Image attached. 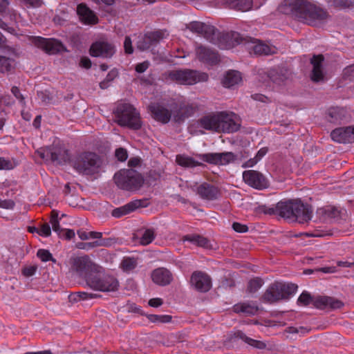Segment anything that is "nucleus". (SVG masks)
Returning <instances> with one entry per match:
<instances>
[{
    "label": "nucleus",
    "mask_w": 354,
    "mask_h": 354,
    "mask_svg": "<svg viewBox=\"0 0 354 354\" xmlns=\"http://www.w3.org/2000/svg\"><path fill=\"white\" fill-rule=\"evenodd\" d=\"M278 10L284 15H291L299 21L313 26L330 17L326 10L307 0H283Z\"/></svg>",
    "instance_id": "nucleus-1"
},
{
    "label": "nucleus",
    "mask_w": 354,
    "mask_h": 354,
    "mask_svg": "<svg viewBox=\"0 0 354 354\" xmlns=\"http://www.w3.org/2000/svg\"><path fill=\"white\" fill-rule=\"evenodd\" d=\"M186 28L203 37L221 49L231 48L243 40L238 32H220L213 26L201 21H192L186 25Z\"/></svg>",
    "instance_id": "nucleus-2"
},
{
    "label": "nucleus",
    "mask_w": 354,
    "mask_h": 354,
    "mask_svg": "<svg viewBox=\"0 0 354 354\" xmlns=\"http://www.w3.org/2000/svg\"><path fill=\"white\" fill-rule=\"evenodd\" d=\"M114 121L120 127L138 130L142 127L139 112L130 104L119 102L113 110Z\"/></svg>",
    "instance_id": "nucleus-3"
},
{
    "label": "nucleus",
    "mask_w": 354,
    "mask_h": 354,
    "mask_svg": "<svg viewBox=\"0 0 354 354\" xmlns=\"http://www.w3.org/2000/svg\"><path fill=\"white\" fill-rule=\"evenodd\" d=\"M74 169L80 174L93 176L100 172L102 160L95 153L84 151L77 154L72 160Z\"/></svg>",
    "instance_id": "nucleus-4"
},
{
    "label": "nucleus",
    "mask_w": 354,
    "mask_h": 354,
    "mask_svg": "<svg viewBox=\"0 0 354 354\" xmlns=\"http://www.w3.org/2000/svg\"><path fill=\"white\" fill-rule=\"evenodd\" d=\"M102 267L86 277V285L91 289L100 292H114L119 287L118 280L113 275L102 273Z\"/></svg>",
    "instance_id": "nucleus-5"
},
{
    "label": "nucleus",
    "mask_w": 354,
    "mask_h": 354,
    "mask_svg": "<svg viewBox=\"0 0 354 354\" xmlns=\"http://www.w3.org/2000/svg\"><path fill=\"white\" fill-rule=\"evenodd\" d=\"M114 181L121 189L134 192L144 183L142 175L133 169H121L114 175Z\"/></svg>",
    "instance_id": "nucleus-6"
},
{
    "label": "nucleus",
    "mask_w": 354,
    "mask_h": 354,
    "mask_svg": "<svg viewBox=\"0 0 354 354\" xmlns=\"http://www.w3.org/2000/svg\"><path fill=\"white\" fill-rule=\"evenodd\" d=\"M297 290V286L294 283L275 282L270 285L265 292L263 299L268 303L277 302L281 299H288Z\"/></svg>",
    "instance_id": "nucleus-7"
},
{
    "label": "nucleus",
    "mask_w": 354,
    "mask_h": 354,
    "mask_svg": "<svg viewBox=\"0 0 354 354\" xmlns=\"http://www.w3.org/2000/svg\"><path fill=\"white\" fill-rule=\"evenodd\" d=\"M169 77L180 84L193 85L198 82H207L209 76L206 73L185 69L171 71L169 73Z\"/></svg>",
    "instance_id": "nucleus-8"
},
{
    "label": "nucleus",
    "mask_w": 354,
    "mask_h": 354,
    "mask_svg": "<svg viewBox=\"0 0 354 354\" xmlns=\"http://www.w3.org/2000/svg\"><path fill=\"white\" fill-rule=\"evenodd\" d=\"M69 272L79 277H87V273L98 270L99 266L93 263L88 255L72 257L69 261Z\"/></svg>",
    "instance_id": "nucleus-9"
},
{
    "label": "nucleus",
    "mask_w": 354,
    "mask_h": 354,
    "mask_svg": "<svg viewBox=\"0 0 354 354\" xmlns=\"http://www.w3.org/2000/svg\"><path fill=\"white\" fill-rule=\"evenodd\" d=\"M28 41L48 55H55L66 50L62 43L55 39L30 36Z\"/></svg>",
    "instance_id": "nucleus-10"
},
{
    "label": "nucleus",
    "mask_w": 354,
    "mask_h": 354,
    "mask_svg": "<svg viewBox=\"0 0 354 354\" xmlns=\"http://www.w3.org/2000/svg\"><path fill=\"white\" fill-rule=\"evenodd\" d=\"M116 49L113 44L107 40H97L93 42L89 49V54L92 57L111 58L115 53Z\"/></svg>",
    "instance_id": "nucleus-11"
},
{
    "label": "nucleus",
    "mask_w": 354,
    "mask_h": 354,
    "mask_svg": "<svg viewBox=\"0 0 354 354\" xmlns=\"http://www.w3.org/2000/svg\"><path fill=\"white\" fill-rule=\"evenodd\" d=\"M241 127L240 118L234 113H219V133H233Z\"/></svg>",
    "instance_id": "nucleus-12"
},
{
    "label": "nucleus",
    "mask_w": 354,
    "mask_h": 354,
    "mask_svg": "<svg viewBox=\"0 0 354 354\" xmlns=\"http://www.w3.org/2000/svg\"><path fill=\"white\" fill-rule=\"evenodd\" d=\"M198 157L204 162L218 165H226L236 159V156L232 152L207 153L200 154Z\"/></svg>",
    "instance_id": "nucleus-13"
},
{
    "label": "nucleus",
    "mask_w": 354,
    "mask_h": 354,
    "mask_svg": "<svg viewBox=\"0 0 354 354\" xmlns=\"http://www.w3.org/2000/svg\"><path fill=\"white\" fill-rule=\"evenodd\" d=\"M244 182L257 189H263L268 187V181L263 175L258 171L247 170L243 173Z\"/></svg>",
    "instance_id": "nucleus-14"
},
{
    "label": "nucleus",
    "mask_w": 354,
    "mask_h": 354,
    "mask_svg": "<svg viewBox=\"0 0 354 354\" xmlns=\"http://www.w3.org/2000/svg\"><path fill=\"white\" fill-rule=\"evenodd\" d=\"M190 282L198 291L206 292L212 287L211 279L206 273L201 271L193 272L191 277Z\"/></svg>",
    "instance_id": "nucleus-15"
},
{
    "label": "nucleus",
    "mask_w": 354,
    "mask_h": 354,
    "mask_svg": "<svg viewBox=\"0 0 354 354\" xmlns=\"http://www.w3.org/2000/svg\"><path fill=\"white\" fill-rule=\"evenodd\" d=\"M292 219H295L299 223H307L311 219L312 210L301 201L295 200Z\"/></svg>",
    "instance_id": "nucleus-16"
},
{
    "label": "nucleus",
    "mask_w": 354,
    "mask_h": 354,
    "mask_svg": "<svg viewBox=\"0 0 354 354\" xmlns=\"http://www.w3.org/2000/svg\"><path fill=\"white\" fill-rule=\"evenodd\" d=\"M148 200L145 199H140V200H135L133 201H131L128 203L127 204L118 207L113 210L112 212V216L115 218H120L122 216L127 215L139 207H145L148 205Z\"/></svg>",
    "instance_id": "nucleus-17"
},
{
    "label": "nucleus",
    "mask_w": 354,
    "mask_h": 354,
    "mask_svg": "<svg viewBox=\"0 0 354 354\" xmlns=\"http://www.w3.org/2000/svg\"><path fill=\"white\" fill-rule=\"evenodd\" d=\"M330 137L337 142H354V126L337 128L331 132Z\"/></svg>",
    "instance_id": "nucleus-18"
},
{
    "label": "nucleus",
    "mask_w": 354,
    "mask_h": 354,
    "mask_svg": "<svg viewBox=\"0 0 354 354\" xmlns=\"http://www.w3.org/2000/svg\"><path fill=\"white\" fill-rule=\"evenodd\" d=\"M259 75H263L262 76L263 82H266L268 79L273 83L280 85L289 78L290 73L286 69L274 68L270 70L268 73H260Z\"/></svg>",
    "instance_id": "nucleus-19"
},
{
    "label": "nucleus",
    "mask_w": 354,
    "mask_h": 354,
    "mask_svg": "<svg viewBox=\"0 0 354 354\" xmlns=\"http://www.w3.org/2000/svg\"><path fill=\"white\" fill-rule=\"evenodd\" d=\"M196 54L197 58L204 63L214 65L219 62V57L218 53L208 48L203 46H198L196 48Z\"/></svg>",
    "instance_id": "nucleus-20"
},
{
    "label": "nucleus",
    "mask_w": 354,
    "mask_h": 354,
    "mask_svg": "<svg viewBox=\"0 0 354 354\" xmlns=\"http://www.w3.org/2000/svg\"><path fill=\"white\" fill-rule=\"evenodd\" d=\"M149 110L153 118L162 123H167L171 117V112L159 103H152Z\"/></svg>",
    "instance_id": "nucleus-21"
},
{
    "label": "nucleus",
    "mask_w": 354,
    "mask_h": 354,
    "mask_svg": "<svg viewBox=\"0 0 354 354\" xmlns=\"http://www.w3.org/2000/svg\"><path fill=\"white\" fill-rule=\"evenodd\" d=\"M192 186V188L196 192V193L203 199L214 200L217 198L220 192L218 189L213 185L207 183H203L197 186L196 189Z\"/></svg>",
    "instance_id": "nucleus-22"
},
{
    "label": "nucleus",
    "mask_w": 354,
    "mask_h": 354,
    "mask_svg": "<svg viewBox=\"0 0 354 354\" xmlns=\"http://www.w3.org/2000/svg\"><path fill=\"white\" fill-rule=\"evenodd\" d=\"M313 306L319 309H338L343 306V303L335 298L330 297H318L313 299Z\"/></svg>",
    "instance_id": "nucleus-23"
},
{
    "label": "nucleus",
    "mask_w": 354,
    "mask_h": 354,
    "mask_svg": "<svg viewBox=\"0 0 354 354\" xmlns=\"http://www.w3.org/2000/svg\"><path fill=\"white\" fill-rule=\"evenodd\" d=\"M77 13L80 21L84 24L94 25L98 21L95 14L84 3H80L77 6Z\"/></svg>",
    "instance_id": "nucleus-24"
},
{
    "label": "nucleus",
    "mask_w": 354,
    "mask_h": 354,
    "mask_svg": "<svg viewBox=\"0 0 354 354\" xmlns=\"http://www.w3.org/2000/svg\"><path fill=\"white\" fill-rule=\"evenodd\" d=\"M198 123L201 127L206 130L219 133V113L205 115L198 121Z\"/></svg>",
    "instance_id": "nucleus-25"
},
{
    "label": "nucleus",
    "mask_w": 354,
    "mask_h": 354,
    "mask_svg": "<svg viewBox=\"0 0 354 354\" xmlns=\"http://www.w3.org/2000/svg\"><path fill=\"white\" fill-rule=\"evenodd\" d=\"M324 57L322 55H314L311 59V64L313 66L311 75V80L318 82L324 80V75L322 70V63Z\"/></svg>",
    "instance_id": "nucleus-26"
},
{
    "label": "nucleus",
    "mask_w": 354,
    "mask_h": 354,
    "mask_svg": "<svg viewBox=\"0 0 354 354\" xmlns=\"http://www.w3.org/2000/svg\"><path fill=\"white\" fill-rule=\"evenodd\" d=\"M152 281L160 286H166L170 283L172 280L171 273L167 269L159 268L154 270L151 273Z\"/></svg>",
    "instance_id": "nucleus-27"
},
{
    "label": "nucleus",
    "mask_w": 354,
    "mask_h": 354,
    "mask_svg": "<svg viewBox=\"0 0 354 354\" xmlns=\"http://www.w3.org/2000/svg\"><path fill=\"white\" fill-rule=\"evenodd\" d=\"M50 160L58 164H64L69 161L70 154L68 151L61 147H52Z\"/></svg>",
    "instance_id": "nucleus-28"
},
{
    "label": "nucleus",
    "mask_w": 354,
    "mask_h": 354,
    "mask_svg": "<svg viewBox=\"0 0 354 354\" xmlns=\"http://www.w3.org/2000/svg\"><path fill=\"white\" fill-rule=\"evenodd\" d=\"M176 108H177V110L173 109V116L174 120L176 122L184 120L194 112L193 106L190 104H180Z\"/></svg>",
    "instance_id": "nucleus-29"
},
{
    "label": "nucleus",
    "mask_w": 354,
    "mask_h": 354,
    "mask_svg": "<svg viewBox=\"0 0 354 354\" xmlns=\"http://www.w3.org/2000/svg\"><path fill=\"white\" fill-rule=\"evenodd\" d=\"M295 200L280 201L277 204L278 215L285 218L292 219Z\"/></svg>",
    "instance_id": "nucleus-30"
},
{
    "label": "nucleus",
    "mask_w": 354,
    "mask_h": 354,
    "mask_svg": "<svg viewBox=\"0 0 354 354\" xmlns=\"http://www.w3.org/2000/svg\"><path fill=\"white\" fill-rule=\"evenodd\" d=\"M250 49L254 54L258 55H268L276 53V48L272 46H268L259 41L255 40L252 42Z\"/></svg>",
    "instance_id": "nucleus-31"
},
{
    "label": "nucleus",
    "mask_w": 354,
    "mask_h": 354,
    "mask_svg": "<svg viewBox=\"0 0 354 354\" xmlns=\"http://www.w3.org/2000/svg\"><path fill=\"white\" fill-rule=\"evenodd\" d=\"M227 7L241 11H248L252 6V0H223Z\"/></svg>",
    "instance_id": "nucleus-32"
},
{
    "label": "nucleus",
    "mask_w": 354,
    "mask_h": 354,
    "mask_svg": "<svg viewBox=\"0 0 354 354\" xmlns=\"http://www.w3.org/2000/svg\"><path fill=\"white\" fill-rule=\"evenodd\" d=\"M339 211L336 207L330 205L319 208L317 210V214L323 221L337 218L339 216Z\"/></svg>",
    "instance_id": "nucleus-33"
},
{
    "label": "nucleus",
    "mask_w": 354,
    "mask_h": 354,
    "mask_svg": "<svg viewBox=\"0 0 354 354\" xmlns=\"http://www.w3.org/2000/svg\"><path fill=\"white\" fill-rule=\"evenodd\" d=\"M183 241H189L196 245L205 248H212L210 241L205 237L199 234H187L183 237Z\"/></svg>",
    "instance_id": "nucleus-34"
},
{
    "label": "nucleus",
    "mask_w": 354,
    "mask_h": 354,
    "mask_svg": "<svg viewBox=\"0 0 354 354\" xmlns=\"http://www.w3.org/2000/svg\"><path fill=\"white\" fill-rule=\"evenodd\" d=\"M233 310L236 313H242L247 315H253L257 313L259 308L254 303H241L234 305Z\"/></svg>",
    "instance_id": "nucleus-35"
},
{
    "label": "nucleus",
    "mask_w": 354,
    "mask_h": 354,
    "mask_svg": "<svg viewBox=\"0 0 354 354\" xmlns=\"http://www.w3.org/2000/svg\"><path fill=\"white\" fill-rule=\"evenodd\" d=\"M242 80L241 75L236 71H232L227 73L223 80L224 86L230 88L238 84Z\"/></svg>",
    "instance_id": "nucleus-36"
},
{
    "label": "nucleus",
    "mask_w": 354,
    "mask_h": 354,
    "mask_svg": "<svg viewBox=\"0 0 354 354\" xmlns=\"http://www.w3.org/2000/svg\"><path fill=\"white\" fill-rule=\"evenodd\" d=\"M328 120L331 122H337L344 120L346 115V111L344 108L333 107L328 109Z\"/></svg>",
    "instance_id": "nucleus-37"
},
{
    "label": "nucleus",
    "mask_w": 354,
    "mask_h": 354,
    "mask_svg": "<svg viewBox=\"0 0 354 354\" xmlns=\"http://www.w3.org/2000/svg\"><path fill=\"white\" fill-rule=\"evenodd\" d=\"M176 161L179 165L186 167H195L202 165V163L185 155H177Z\"/></svg>",
    "instance_id": "nucleus-38"
},
{
    "label": "nucleus",
    "mask_w": 354,
    "mask_h": 354,
    "mask_svg": "<svg viewBox=\"0 0 354 354\" xmlns=\"http://www.w3.org/2000/svg\"><path fill=\"white\" fill-rule=\"evenodd\" d=\"M9 4L8 0H1L0 1V16H1L6 10ZM0 28L3 30H7L8 32L15 35L17 34L16 30L13 27L9 26L0 18Z\"/></svg>",
    "instance_id": "nucleus-39"
},
{
    "label": "nucleus",
    "mask_w": 354,
    "mask_h": 354,
    "mask_svg": "<svg viewBox=\"0 0 354 354\" xmlns=\"http://www.w3.org/2000/svg\"><path fill=\"white\" fill-rule=\"evenodd\" d=\"M237 337H239L248 344L254 348L259 349H264L266 347V344L263 342L252 339L241 331L237 333Z\"/></svg>",
    "instance_id": "nucleus-40"
},
{
    "label": "nucleus",
    "mask_w": 354,
    "mask_h": 354,
    "mask_svg": "<svg viewBox=\"0 0 354 354\" xmlns=\"http://www.w3.org/2000/svg\"><path fill=\"white\" fill-rule=\"evenodd\" d=\"M15 68L14 59L0 55V72H10Z\"/></svg>",
    "instance_id": "nucleus-41"
},
{
    "label": "nucleus",
    "mask_w": 354,
    "mask_h": 354,
    "mask_svg": "<svg viewBox=\"0 0 354 354\" xmlns=\"http://www.w3.org/2000/svg\"><path fill=\"white\" fill-rule=\"evenodd\" d=\"M166 37V32L163 30H157L147 32V38L150 39L152 46L156 45Z\"/></svg>",
    "instance_id": "nucleus-42"
},
{
    "label": "nucleus",
    "mask_w": 354,
    "mask_h": 354,
    "mask_svg": "<svg viewBox=\"0 0 354 354\" xmlns=\"http://www.w3.org/2000/svg\"><path fill=\"white\" fill-rule=\"evenodd\" d=\"M155 239V231L153 229H147L145 230L140 238V244L147 245L151 243Z\"/></svg>",
    "instance_id": "nucleus-43"
},
{
    "label": "nucleus",
    "mask_w": 354,
    "mask_h": 354,
    "mask_svg": "<svg viewBox=\"0 0 354 354\" xmlns=\"http://www.w3.org/2000/svg\"><path fill=\"white\" fill-rule=\"evenodd\" d=\"M50 223L52 225V228L53 231L57 232L59 234V236H62L61 233L62 232L63 230H62L59 226V222L58 220V212L55 210H53L51 212Z\"/></svg>",
    "instance_id": "nucleus-44"
},
{
    "label": "nucleus",
    "mask_w": 354,
    "mask_h": 354,
    "mask_svg": "<svg viewBox=\"0 0 354 354\" xmlns=\"http://www.w3.org/2000/svg\"><path fill=\"white\" fill-rule=\"evenodd\" d=\"M149 320L153 323H169L171 321V316L168 315H149Z\"/></svg>",
    "instance_id": "nucleus-45"
},
{
    "label": "nucleus",
    "mask_w": 354,
    "mask_h": 354,
    "mask_svg": "<svg viewBox=\"0 0 354 354\" xmlns=\"http://www.w3.org/2000/svg\"><path fill=\"white\" fill-rule=\"evenodd\" d=\"M150 39L147 38V33L143 36L139 37V39L136 43L137 48L140 50H145L149 49L151 46Z\"/></svg>",
    "instance_id": "nucleus-46"
},
{
    "label": "nucleus",
    "mask_w": 354,
    "mask_h": 354,
    "mask_svg": "<svg viewBox=\"0 0 354 354\" xmlns=\"http://www.w3.org/2000/svg\"><path fill=\"white\" fill-rule=\"evenodd\" d=\"M137 265L136 260L134 258H124L121 263L122 268L125 271H129L136 268Z\"/></svg>",
    "instance_id": "nucleus-47"
},
{
    "label": "nucleus",
    "mask_w": 354,
    "mask_h": 354,
    "mask_svg": "<svg viewBox=\"0 0 354 354\" xmlns=\"http://www.w3.org/2000/svg\"><path fill=\"white\" fill-rule=\"evenodd\" d=\"M263 283V280L260 278L252 279L248 283V290L250 292H255L262 286Z\"/></svg>",
    "instance_id": "nucleus-48"
},
{
    "label": "nucleus",
    "mask_w": 354,
    "mask_h": 354,
    "mask_svg": "<svg viewBox=\"0 0 354 354\" xmlns=\"http://www.w3.org/2000/svg\"><path fill=\"white\" fill-rule=\"evenodd\" d=\"M104 245L102 241H95L93 242H88V243H79L77 245V248L82 249V250H88L90 249H92L93 248L100 247Z\"/></svg>",
    "instance_id": "nucleus-49"
},
{
    "label": "nucleus",
    "mask_w": 354,
    "mask_h": 354,
    "mask_svg": "<svg viewBox=\"0 0 354 354\" xmlns=\"http://www.w3.org/2000/svg\"><path fill=\"white\" fill-rule=\"evenodd\" d=\"M313 298L308 292H303L298 298L297 303L299 305L308 306L313 303Z\"/></svg>",
    "instance_id": "nucleus-50"
},
{
    "label": "nucleus",
    "mask_w": 354,
    "mask_h": 354,
    "mask_svg": "<svg viewBox=\"0 0 354 354\" xmlns=\"http://www.w3.org/2000/svg\"><path fill=\"white\" fill-rule=\"evenodd\" d=\"M52 147L40 149L37 151L39 156L44 160H50Z\"/></svg>",
    "instance_id": "nucleus-51"
},
{
    "label": "nucleus",
    "mask_w": 354,
    "mask_h": 354,
    "mask_svg": "<svg viewBox=\"0 0 354 354\" xmlns=\"http://www.w3.org/2000/svg\"><path fill=\"white\" fill-rule=\"evenodd\" d=\"M27 8H39L43 4V0H20Z\"/></svg>",
    "instance_id": "nucleus-52"
},
{
    "label": "nucleus",
    "mask_w": 354,
    "mask_h": 354,
    "mask_svg": "<svg viewBox=\"0 0 354 354\" xmlns=\"http://www.w3.org/2000/svg\"><path fill=\"white\" fill-rule=\"evenodd\" d=\"M37 256L44 262L48 261L52 258V254L44 249H39L37 252Z\"/></svg>",
    "instance_id": "nucleus-53"
},
{
    "label": "nucleus",
    "mask_w": 354,
    "mask_h": 354,
    "mask_svg": "<svg viewBox=\"0 0 354 354\" xmlns=\"http://www.w3.org/2000/svg\"><path fill=\"white\" fill-rule=\"evenodd\" d=\"M37 234L46 237L49 236L51 234V230L49 224L47 223L42 224L40 229H39V231H37Z\"/></svg>",
    "instance_id": "nucleus-54"
},
{
    "label": "nucleus",
    "mask_w": 354,
    "mask_h": 354,
    "mask_svg": "<svg viewBox=\"0 0 354 354\" xmlns=\"http://www.w3.org/2000/svg\"><path fill=\"white\" fill-rule=\"evenodd\" d=\"M351 2L348 0H333L332 6L337 9L349 7Z\"/></svg>",
    "instance_id": "nucleus-55"
},
{
    "label": "nucleus",
    "mask_w": 354,
    "mask_h": 354,
    "mask_svg": "<svg viewBox=\"0 0 354 354\" xmlns=\"http://www.w3.org/2000/svg\"><path fill=\"white\" fill-rule=\"evenodd\" d=\"M124 49L126 54H132L133 53V48L132 46V41L129 36H126L124 41Z\"/></svg>",
    "instance_id": "nucleus-56"
},
{
    "label": "nucleus",
    "mask_w": 354,
    "mask_h": 354,
    "mask_svg": "<svg viewBox=\"0 0 354 354\" xmlns=\"http://www.w3.org/2000/svg\"><path fill=\"white\" fill-rule=\"evenodd\" d=\"M15 167L12 162L0 157V169H12Z\"/></svg>",
    "instance_id": "nucleus-57"
},
{
    "label": "nucleus",
    "mask_w": 354,
    "mask_h": 354,
    "mask_svg": "<svg viewBox=\"0 0 354 354\" xmlns=\"http://www.w3.org/2000/svg\"><path fill=\"white\" fill-rule=\"evenodd\" d=\"M115 156L118 160L124 161L128 157L127 151L123 148H119L115 150Z\"/></svg>",
    "instance_id": "nucleus-58"
},
{
    "label": "nucleus",
    "mask_w": 354,
    "mask_h": 354,
    "mask_svg": "<svg viewBox=\"0 0 354 354\" xmlns=\"http://www.w3.org/2000/svg\"><path fill=\"white\" fill-rule=\"evenodd\" d=\"M232 228L234 231L241 233L245 232L248 230V227L245 225H243L236 222H234L232 224Z\"/></svg>",
    "instance_id": "nucleus-59"
},
{
    "label": "nucleus",
    "mask_w": 354,
    "mask_h": 354,
    "mask_svg": "<svg viewBox=\"0 0 354 354\" xmlns=\"http://www.w3.org/2000/svg\"><path fill=\"white\" fill-rule=\"evenodd\" d=\"M285 332L287 333H305L307 332V330L304 327L296 328L293 326H290L285 329Z\"/></svg>",
    "instance_id": "nucleus-60"
},
{
    "label": "nucleus",
    "mask_w": 354,
    "mask_h": 354,
    "mask_svg": "<svg viewBox=\"0 0 354 354\" xmlns=\"http://www.w3.org/2000/svg\"><path fill=\"white\" fill-rule=\"evenodd\" d=\"M15 206V203L12 200H1L0 199V207L3 209H12Z\"/></svg>",
    "instance_id": "nucleus-61"
},
{
    "label": "nucleus",
    "mask_w": 354,
    "mask_h": 354,
    "mask_svg": "<svg viewBox=\"0 0 354 354\" xmlns=\"http://www.w3.org/2000/svg\"><path fill=\"white\" fill-rule=\"evenodd\" d=\"M39 99L45 104H48L52 101V97L46 92L40 91L37 93Z\"/></svg>",
    "instance_id": "nucleus-62"
},
{
    "label": "nucleus",
    "mask_w": 354,
    "mask_h": 354,
    "mask_svg": "<svg viewBox=\"0 0 354 354\" xmlns=\"http://www.w3.org/2000/svg\"><path fill=\"white\" fill-rule=\"evenodd\" d=\"M149 66V63L148 62H143L142 63L138 64L136 66V71L142 73L145 72Z\"/></svg>",
    "instance_id": "nucleus-63"
},
{
    "label": "nucleus",
    "mask_w": 354,
    "mask_h": 354,
    "mask_svg": "<svg viewBox=\"0 0 354 354\" xmlns=\"http://www.w3.org/2000/svg\"><path fill=\"white\" fill-rule=\"evenodd\" d=\"M37 270V268L35 266H29L27 268H25L22 273L26 277H31L33 274H35V272Z\"/></svg>",
    "instance_id": "nucleus-64"
}]
</instances>
